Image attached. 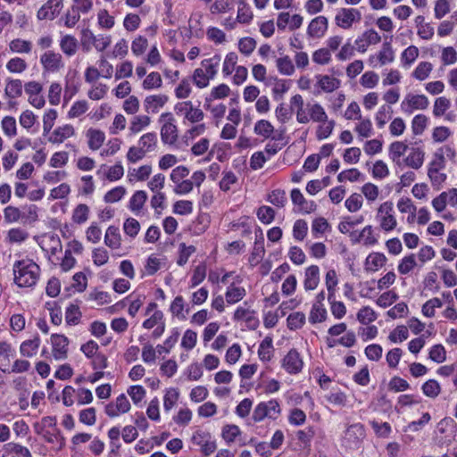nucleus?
<instances>
[{
  "label": "nucleus",
  "instance_id": "1",
  "mask_svg": "<svg viewBox=\"0 0 457 457\" xmlns=\"http://www.w3.org/2000/svg\"><path fill=\"white\" fill-rule=\"evenodd\" d=\"M39 272V266L32 260L17 261L13 265L14 282L20 287L34 286Z\"/></svg>",
  "mask_w": 457,
  "mask_h": 457
},
{
  "label": "nucleus",
  "instance_id": "2",
  "mask_svg": "<svg viewBox=\"0 0 457 457\" xmlns=\"http://www.w3.org/2000/svg\"><path fill=\"white\" fill-rule=\"evenodd\" d=\"M165 120L161 129V137L164 144H174L178 139V129L173 123L174 119L170 112L162 113L160 116L159 121Z\"/></svg>",
  "mask_w": 457,
  "mask_h": 457
},
{
  "label": "nucleus",
  "instance_id": "3",
  "mask_svg": "<svg viewBox=\"0 0 457 457\" xmlns=\"http://www.w3.org/2000/svg\"><path fill=\"white\" fill-rule=\"evenodd\" d=\"M192 443L199 445L204 456H209L217 449L216 442L212 440L208 431L197 430L192 436Z\"/></svg>",
  "mask_w": 457,
  "mask_h": 457
},
{
  "label": "nucleus",
  "instance_id": "4",
  "mask_svg": "<svg viewBox=\"0 0 457 457\" xmlns=\"http://www.w3.org/2000/svg\"><path fill=\"white\" fill-rule=\"evenodd\" d=\"M428 104L426 96L408 94L401 103V109L403 112L411 114L414 110L427 109Z\"/></svg>",
  "mask_w": 457,
  "mask_h": 457
},
{
  "label": "nucleus",
  "instance_id": "5",
  "mask_svg": "<svg viewBox=\"0 0 457 457\" xmlns=\"http://www.w3.org/2000/svg\"><path fill=\"white\" fill-rule=\"evenodd\" d=\"M365 436V430L361 424L356 423L349 426L344 436V442L349 448H358Z\"/></svg>",
  "mask_w": 457,
  "mask_h": 457
},
{
  "label": "nucleus",
  "instance_id": "6",
  "mask_svg": "<svg viewBox=\"0 0 457 457\" xmlns=\"http://www.w3.org/2000/svg\"><path fill=\"white\" fill-rule=\"evenodd\" d=\"M53 356L55 360H64L68 354L69 339L64 335L53 334L51 336Z\"/></svg>",
  "mask_w": 457,
  "mask_h": 457
},
{
  "label": "nucleus",
  "instance_id": "7",
  "mask_svg": "<svg viewBox=\"0 0 457 457\" xmlns=\"http://www.w3.org/2000/svg\"><path fill=\"white\" fill-rule=\"evenodd\" d=\"M40 62L46 71L55 72L63 67L62 57L60 54L46 51L40 57Z\"/></svg>",
  "mask_w": 457,
  "mask_h": 457
},
{
  "label": "nucleus",
  "instance_id": "8",
  "mask_svg": "<svg viewBox=\"0 0 457 457\" xmlns=\"http://www.w3.org/2000/svg\"><path fill=\"white\" fill-rule=\"evenodd\" d=\"M62 0H48L37 11V17L38 20H54L62 8Z\"/></svg>",
  "mask_w": 457,
  "mask_h": 457
},
{
  "label": "nucleus",
  "instance_id": "9",
  "mask_svg": "<svg viewBox=\"0 0 457 457\" xmlns=\"http://www.w3.org/2000/svg\"><path fill=\"white\" fill-rule=\"evenodd\" d=\"M356 18L357 21L361 20V12L357 9L342 8L336 15L335 21L337 26L343 29H349Z\"/></svg>",
  "mask_w": 457,
  "mask_h": 457
},
{
  "label": "nucleus",
  "instance_id": "10",
  "mask_svg": "<svg viewBox=\"0 0 457 457\" xmlns=\"http://www.w3.org/2000/svg\"><path fill=\"white\" fill-rule=\"evenodd\" d=\"M303 361L295 349H291L282 361L283 368L290 374H297L302 370Z\"/></svg>",
  "mask_w": 457,
  "mask_h": 457
},
{
  "label": "nucleus",
  "instance_id": "11",
  "mask_svg": "<svg viewBox=\"0 0 457 457\" xmlns=\"http://www.w3.org/2000/svg\"><path fill=\"white\" fill-rule=\"evenodd\" d=\"M328 29V19L325 16H318L312 20L308 26L307 34L311 37L320 38Z\"/></svg>",
  "mask_w": 457,
  "mask_h": 457
},
{
  "label": "nucleus",
  "instance_id": "12",
  "mask_svg": "<svg viewBox=\"0 0 457 457\" xmlns=\"http://www.w3.org/2000/svg\"><path fill=\"white\" fill-rule=\"evenodd\" d=\"M380 40V36L374 29H370L355 40L356 48L359 52L364 53L370 45L378 44Z\"/></svg>",
  "mask_w": 457,
  "mask_h": 457
},
{
  "label": "nucleus",
  "instance_id": "13",
  "mask_svg": "<svg viewBox=\"0 0 457 457\" xmlns=\"http://www.w3.org/2000/svg\"><path fill=\"white\" fill-rule=\"evenodd\" d=\"M36 434L41 436L46 443L57 445L58 449L65 445V438L58 428L37 431Z\"/></svg>",
  "mask_w": 457,
  "mask_h": 457
},
{
  "label": "nucleus",
  "instance_id": "14",
  "mask_svg": "<svg viewBox=\"0 0 457 457\" xmlns=\"http://www.w3.org/2000/svg\"><path fill=\"white\" fill-rule=\"evenodd\" d=\"M425 152L420 147H411L403 163L414 170H419L424 162Z\"/></svg>",
  "mask_w": 457,
  "mask_h": 457
},
{
  "label": "nucleus",
  "instance_id": "15",
  "mask_svg": "<svg viewBox=\"0 0 457 457\" xmlns=\"http://www.w3.org/2000/svg\"><path fill=\"white\" fill-rule=\"evenodd\" d=\"M408 149L409 146L405 143L402 141H395L389 145V158L395 165L401 167L403 164L401 157L404 155Z\"/></svg>",
  "mask_w": 457,
  "mask_h": 457
},
{
  "label": "nucleus",
  "instance_id": "16",
  "mask_svg": "<svg viewBox=\"0 0 457 457\" xmlns=\"http://www.w3.org/2000/svg\"><path fill=\"white\" fill-rule=\"evenodd\" d=\"M13 353L14 351L9 343L0 342V370L4 373H10L9 367Z\"/></svg>",
  "mask_w": 457,
  "mask_h": 457
},
{
  "label": "nucleus",
  "instance_id": "17",
  "mask_svg": "<svg viewBox=\"0 0 457 457\" xmlns=\"http://www.w3.org/2000/svg\"><path fill=\"white\" fill-rule=\"evenodd\" d=\"M320 282V269L317 265H312L305 270V278L303 281L304 289L313 290Z\"/></svg>",
  "mask_w": 457,
  "mask_h": 457
},
{
  "label": "nucleus",
  "instance_id": "18",
  "mask_svg": "<svg viewBox=\"0 0 457 457\" xmlns=\"http://www.w3.org/2000/svg\"><path fill=\"white\" fill-rule=\"evenodd\" d=\"M254 312L249 309L238 307L234 313L235 320H245L250 328H255L259 321L254 317Z\"/></svg>",
  "mask_w": 457,
  "mask_h": 457
},
{
  "label": "nucleus",
  "instance_id": "19",
  "mask_svg": "<svg viewBox=\"0 0 457 457\" xmlns=\"http://www.w3.org/2000/svg\"><path fill=\"white\" fill-rule=\"evenodd\" d=\"M168 102V96L165 95L149 96L145 99L144 106L146 112L152 111L157 112L158 109L162 107Z\"/></svg>",
  "mask_w": 457,
  "mask_h": 457
},
{
  "label": "nucleus",
  "instance_id": "20",
  "mask_svg": "<svg viewBox=\"0 0 457 457\" xmlns=\"http://www.w3.org/2000/svg\"><path fill=\"white\" fill-rule=\"evenodd\" d=\"M220 61L221 57L220 54H214L212 57L202 61L201 68L204 69L205 74L210 78V79H213L217 74Z\"/></svg>",
  "mask_w": 457,
  "mask_h": 457
},
{
  "label": "nucleus",
  "instance_id": "21",
  "mask_svg": "<svg viewBox=\"0 0 457 457\" xmlns=\"http://www.w3.org/2000/svg\"><path fill=\"white\" fill-rule=\"evenodd\" d=\"M73 135L74 128L71 125H65L55 129L52 136L49 137V141L54 144L62 143Z\"/></svg>",
  "mask_w": 457,
  "mask_h": 457
},
{
  "label": "nucleus",
  "instance_id": "22",
  "mask_svg": "<svg viewBox=\"0 0 457 457\" xmlns=\"http://www.w3.org/2000/svg\"><path fill=\"white\" fill-rule=\"evenodd\" d=\"M39 345L40 338L37 336L33 339L26 340L20 346L21 354L25 357H32L37 353Z\"/></svg>",
  "mask_w": 457,
  "mask_h": 457
},
{
  "label": "nucleus",
  "instance_id": "23",
  "mask_svg": "<svg viewBox=\"0 0 457 457\" xmlns=\"http://www.w3.org/2000/svg\"><path fill=\"white\" fill-rule=\"evenodd\" d=\"M62 51L68 56H72L78 49V40L71 35H65L60 41Z\"/></svg>",
  "mask_w": 457,
  "mask_h": 457
},
{
  "label": "nucleus",
  "instance_id": "24",
  "mask_svg": "<svg viewBox=\"0 0 457 457\" xmlns=\"http://www.w3.org/2000/svg\"><path fill=\"white\" fill-rule=\"evenodd\" d=\"M104 243L112 249H118L120 246V235L119 228L115 226H110L105 233Z\"/></svg>",
  "mask_w": 457,
  "mask_h": 457
},
{
  "label": "nucleus",
  "instance_id": "25",
  "mask_svg": "<svg viewBox=\"0 0 457 457\" xmlns=\"http://www.w3.org/2000/svg\"><path fill=\"white\" fill-rule=\"evenodd\" d=\"M386 262V257L380 253L370 254L366 259V270L376 271L379 267H383Z\"/></svg>",
  "mask_w": 457,
  "mask_h": 457
},
{
  "label": "nucleus",
  "instance_id": "26",
  "mask_svg": "<svg viewBox=\"0 0 457 457\" xmlns=\"http://www.w3.org/2000/svg\"><path fill=\"white\" fill-rule=\"evenodd\" d=\"M273 353L272 337H266L260 344L258 349L259 358L263 361H270Z\"/></svg>",
  "mask_w": 457,
  "mask_h": 457
},
{
  "label": "nucleus",
  "instance_id": "27",
  "mask_svg": "<svg viewBox=\"0 0 457 457\" xmlns=\"http://www.w3.org/2000/svg\"><path fill=\"white\" fill-rule=\"evenodd\" d=\"M246 292L244 287H235L234 284L230 285L226 292V301L228 303H236L242 300Z\"/></svg>",
  "mask_w": 457,
  "mask_h": 457
},
{
  "label": "nucleus",
  "instance_id": "28",
  "mask_svg": "<svg viewBox=\"0 0 457 457\" xmlns=\"http://www.w3.org/2000/svg\"><path fill=\"white\" fill-rule=\"evenodd\" d=\"M319 86L325 92H332L339 87L340 81L336 78H331L328 75L317 76Z\"/></svg>",
  "mask_w": 457,
  "mask_h": 457
},
{
  "label": "nucleus",
  "instance_id": "29",
  "mask_svg": "<svg viewBox=\"0 0 457 457\" xmlns=\"http://www.w3.org/2000/svg\"><path fill=\"white\" fill-rule=\"evenodd\" d=\"M4 93L9 98H17L22 94V83L21 79H9Z\"/></svg>",
  "mask_w": 457,
  "mask_h": 457
},
{
  "label": "nucleus",
  "instance_id": "30",
  "mask_svg": "<svg viewBox=\"0 0 457 457\" xmlns=\"http://www.w3.org/2000/svg\"><path fill=\"white\" fill-rule=\"evenodd\" d=\"M87 133L89 148L92 150L99 149L104 141V133L98 129H89Z\"/></svg>",
  "mask_w": 457,
  "mask_h": 457
},
{
  "label": "nucleus",
  "instance_id": "31",
  "mask_svg": "<svg viewBox=\"0 0 457 457\" xmlns=\"http://www.w3.org/2000/svg\"><path fill=\"white\" fill-rule=\"evenodd\" d=\"M147 199L146 192L138 190L134 193L129 201V208L133 212H139Z\"/></svg>",
  "mask_w": 457,
  "mask_h": 457
},
{
  "label": "nucleus",
  "instance_id": "32",
  "mask_svg": "<svg viewBox=\"0 0 457 457\" xmlns=\"http://www.w3.org/2000/svg\"><path fill=\"white\" fill-rule=\"evenodd\" d=\"M309 106V114L310 119H312L315 122H326L328 120V115L324 110V108L320 104H314Z\"/></svg>",
  "mask_w": 457,
  "mask_h": 457
},
{
  "label": "nucleus",
  "instance_id": "33",
  "mask_svg": "<svg viewBox=\"0 0 457 457\" xmlns=\"http://www.w3.org/2000/svg\"><path fill=\"white\" fill-rule=\"evenodd\" d=\"M151 119L146 115L135 116L130 122L129 130L132 134L140 132L150 124Z\"/></svg>",
  "mask_w": 457,
  "mask_h": 457
},
{
  "label": "nucleus",
  "instance_id": "34",
  "mask_svg": "<svg viewBox=\"0 0 457 457\" xmlns=\"http://www.w3.org/2000/svg\"><path fill=\"white\" fill-rule=\"evenodd\" d=\"M423 394L430 398H436L441 392L439 383L435 379H429L422 385Z\"/></svg>",
  "mask_w": 457,
  "mask_h": 457
},
{
  "label": "nucleus",
  "instance_id": "35",
  "mask_svg": "<svg viewBox=\"0 0 457 457\" xmlns=\"http://www.w3.org/2000/svg\"><path fill=\"white\" fill-rule=\"evenodd\" d=\"M287 327L290 330L301 328L305 323V315L303 312H296L289 314L287 319Z\"/></svg>",
  "mask_w": 457,
  "mask_h": 457
},
{
  "label": "nucleus",
  "instance_id": "36",
  "mask_svg": "<svg viewBox=\"0 0 457 457\" xmlns=\"http://www.w3.org/2000/svg\"><path fill=\"white\" fill-rule=\"evenodd\" d=\"M327 318V311L323 305L314 303L310 312L309 321L312 324L322 322Z\"/></svg>",
  "mask_w": 457,
  "mask_h": 457
},
{
  "label": "nucleus",
  "instance_id": "37",
  "mask_svg": "<svg viewBox=\"0 0 457 457\" xmlns=\"http://www.w3.org/2000/svg\"><path fill=\"white\" fill-rule=\"evenodd\" d=\"M89 208L85 204H79L73 211L72 220L75 223L82 224L88 219Z\"/></svg>",
  "mask_w": 457,
  "mask_h": 457
},
{
  "label": "nucleus",
  "instance_id": "38",
  "mask_svg": "<svg viewBox=\"0 0 457 457\" xmlns=\"http://www.w3.org/2000/svg\"><path fill=\"white\" fill-rule=\"evenodd\" d=\"M432 69V63L428 62H421L412 72V76L418 80H424L429 76Z\"/></svg>",
  "mask_w": 457,
  "mask_h": 457
},
{
  "label": "nucleus",
  "instance_id": "39",
  "mask_svg": "<svg viewBox=\"0 0 457 457\" xmlns=\"http://www.w3.org/2000/svg\"><path fill=\"white\" fill-rule=\"evenodd\" d=\"M265 253L264 249V239L261 237L260 240H255L253 252L249 258L250 262L257 264L263 257Z\"/></svg>",
  "mask_w": 457,
  "mask_h": 457
},
{
  "label": "nucleus",
  "instance_id": "40",
  "mask_svg": "<svg viewBox=\"0 0 457 457\" xmlns=\"http://www.w3.org/2000/svg\"><path fill=\"white\" fill-rule=\"evenodd\" d=\"M325 280L328 291V299L331 301L335 297V288L338 283L337 272L334 270H329L326 274Z\"/></svg>",
  "mask_w": 457,
  "mask_h": 457
},
{
  "label": "nucleus",
  "instance_id": "41",
  "mask_svg": "<svg viewBox=\"0 0 457 457\" xmlns=\"http://www.w3.org/2000/svg\"><path fill=\"white\" fill-rule=\"evenodd\" d=\"M274 131V127L266 120H261L254 125V132L266 138L270 137Z\"/></svg>",
  "mask_w": 457,
  "mask_h": 457
},
{
  "label": "nucleus",
  "instance_id": "42",
  "mask_svg": "<svg viewBox=\"0 0 457 457\" xmlns=\"http://www.w3.org/2000/svg\"><path fill=\"white\" fill-rule=\"evenodd\" d=\"M428 118L424 114H417L411 121V129L414 135H421L427 128Z\"/></svg>",
  "mask_w": 457,
  "mask_h": 457
},
{
  "label": "nucleus",
  "instance_id": "43",
  "mask_svg": "<svg viewBox=\"0 0 457 457\" xmlns=\"http://www.w3.org/2000/svg\"><path fill=\"white\" fill-rule=\"evenodd\" d=\"M156 144L157 136L154 132L146 133L139 139V145H141L139 148H144L145 153L154 150Z\"/></svg>",
  "mask_w": 457,
  "mask_h": 457
},
{
  "label": "nucleus",
  "instance_id": "44",
  "mask_svg": "<svg viewBox=\"0 0 457 457\" xmlns=\"http://www.w3.org/2000/svg\"><path fill=\"white\" fill-rule=\"evenodd\" d=\"M277 67L278 71L284 75L289 76L292 75L295 71L294 64L287 55L277 60Z\"/></svg>",
  "mask_w": 457,
  "mask_h": 457
},
{
  "label": "nucleus",
  "instance_id": "45",
  "mask_svg": "<svg viewBox=\"0 0 457 457\" xmlns=\"http://www.w3.org/2000/svg\"><path fill=\"white\" fill-rule=\"evenodd\" d=\"M371 428L378 436L386 438L389 436L392 429L388 422H378L377 420L370 421Z\"/></svg>",
  "mask_w": 457,
  "mask_h": 457
},
{
  "label": "nucleus",
  "instance_id": "46",
  "mask_svg": "<svg viewBox=\"0 0 457 457\" xmlns=\"http://www.w3.org/2000/svg\"><path fill=\"white\" fill-rule=\"evenodd\" d=\"M162 78L158 72L153 71L146 76L143 81V87L145 89L159 88L162 87Z\"/></svg>",
  "mask_w": 457,
  "mask_h": 457
},
{
  "label": "nucleus",
  "instance_id": "47",
  "mask_svg": "<svg viewBox=\"0 0 457 457\" xmlns=\"http://www.w3.org/2000/svg\"><path fill=\"white\" fill-rule=\"evenodd\" d=\"M451 106V102L445 96H440L436 99L433 108V114L436 117H440L445 114L446 110Z\"/></svg>",
  "mask_w": 457,
  "mask_h": 457
},
{
  "label": "nucleus",
  "instance_id": "48",
  "mask_svg": "<svg viewBox=\"0 0 457 457\" xmlns=\"http://www.w3.org/2000/svg\"><path fill=\"white\" fill-rule=\"evenodd\" d=\"M81 312L78 305L71 304L65 312V320L68 325H76L79 323Z\"/></svg>",
  "mask_w": 457,
  "mask_h": 457
},
{
  "label": "nucleus",
  "instance_id": "49",
  "mask_svg": "<svg viewBox=\"0 0 457 457\" xmlns=\"http://www.w3.org/2000/svg\"><path fill=\"white\" fill-rule=\"evenodd\" d=\"M230 88L226 84H220L212 88L209 96L206 97V102H212L215 99H222L228 96Z\"/></svg>",
  "mask_w": 457,
  "mask_h": 457
},
{
  "label": "nucleus",
  "instance_id": "50",
  "mask_svg": "<svg viewBox=\"0 0 457 457\" xmlns=\"http://www.w3.org/2000/svg\"><path fill=\"white\" fill-rule=\"evenodd\" d=\"M321 123L322 124L318 127L316 131V137L319 140H322L328 137L332 134L336 124L333 120H327L326 122Z\"/></svg>",
  "mask_w": 457,
  "mask_h": 457
},
{
  "label": "nucleus",
  "instance_id": "51",
  "mask_svg": "<svg viewBox=\"0 0 457 457\" xmlns=\"http://www.w3.org/2000/svg\"><path fill=\"white\" fill-rule=\"evenodd\" d=\"M393 109L389 105H382L376 114V121L378 128H383L391 118Z\"/></svg>",
  "mask_w": 457,
  "mask_h": 457
},
{
  "label": "nucleus",
  "instance_id": "52",
  "mask_svg": "<svg viewBox=\"0 0 457 457\" xmlns=\"http://www.w3.org/2000/svg\"><path fill=\"white\" fill-rule=\"evenodd\" d=\"M34 431H41L48 428H57V420L54 416H46L40 421L34 423Z\"/></svg>",
  "mask_w": 457,
  "mask_h": 457
},
{
  "label": "nucleus",
  "instance_id": "53",
  "mask_svg": "<svg viewBox=\"0 0 457 457\" xmlns=\"http://www.w3.org/2000/svg\"><path fill=\"white\" fill-rule=\"evenodd\" d=\"M257 217L258 219L264 224H270L273 221L275 218V211L270 206H261L257 210Z\"/></svg>",
  "mask_w": 457,
  "mask_h": 457
},
{
  "label": "nucleus",
  "instance_id": "54",
  "mask_svg": "<svg viewBox=\"0 0 457 457\" xmlns=\"http://www.w3.org/2000/svg\"><path fill=\"white\" fill-rule=\"evenodd\" d=\"M308 225L304 220H297L293 228V236L298 241H303L307 235Z\"/></svg>",
  "mask_w": 457,
  "mask_h": 457
},
{
  "label": "nucleus",
  "instance_id": "55",
  "mask_svg": "<svg viewBox=\"0 0 457 457\" xmlns=\"http://www.w3.org/2000/svg\"><path fill=\"white\" fill-rule=\"evenodd\" d=\"M256 47V41L250 37H243L238 42V49L245 55H250Z\"/></svg>",
  "mask_w": 457,
  "mask_h": 457
},
{
  "label": "nucleus",
  "instance_id": "56",
  "mask_svg": "<svg viewBox=\"0 0 457 457\" xmlns=\"http://www.w3.org/2000/svg\"><path fill=\"white\" fill-rule=\"evenodd\" d=\"M253 19V13L250 8L246 5L244 1L239 3L237 10V21L240 23H249Z\"/></svg>",
  "mask_w": 457,
  "mask_h": 457
},
{
  "label": "nucleus",
  "instance_id": "57",
  "mask_svg": "<svg viewBox=\"0 0 457 457\" xmlns=\"http://www.w3.org/2000/svg\"><path fill=\"white\" fill-rule=\"evenodd\" d=\"M8 453L18 457H32L29 450L19 444L9 443L7 444Z\"/></svg>",
  "mask_w": 457,
  "mask_h": 457
},
{
  "label": "nucleus",
  "instance_id": "58",
  "mask_svg": "<svg viewBox=\"0 0 457 457\" xmlns=\"http://www.w3.org/2000/svg\"><path fill=\"white\" fill-rule=\"evenodd\" d=\"M2 129L8 137H14L17 134L16 120L12 116H5L2 120Z\"/></svg>",
  "mask_w": 457,
  "mask_h": 457
},
{
  "label": "nucleus",
  "instance_id": "59",
  "mask_svg": "<svg viewBox=\"0 0 457 457\" xmlns=\"http://www.w3.org/2000/svg\"><path fill=\"white\" fill-rule=\"evenodd\" d=\"M376 319V312L369 306L361 308L357 313V320L362 324H368Z\"/></svg>",
  "mask_w": 457,
  "mask_h": 457
},
{
  "label": "nucleus",
  "instance_id": "60",
  "mask_svg": "<svg viewBox=\"0 0 457 457\" xmlns=\"http://www.w3.org/2000/svg\"><path fill=\"white\" fill-rule=\"evenodd\" d=\"M378 58L381 65L394 61V51L390 43L386 42L383 44L382 49L379 52Z\"/></svg>",
  "mask_w": 457,
  "mask_h": 457
},
{
  "label": "nucleus",
  "instance_id": "61",
  "mask_svg": "<svg viewBox=\"0 0 457 457\" xmlns=\"http://www.w3.org/2000/svg\"><path fill=\"white\" fill-rule=\"evenodd\" d=\"M416 266V261L414 254H410L403 258L398 265V271L403 274H408Z\"/></svg>",
  "mask_w": 457,
  "mask_h": 457
},
{
  "label": "nucleus",
  "instance_id": "62",
  "mask_svg": "<svg viewBox=\"0 0 457 457\" xmlns=\"http://www.w3.org/2000/svg\"><path fill=\"white\" fill-rule=\"evenodd\" d=\"M124 232L130 237H135L140 229L139 222L134 218H128L123 224Z\"/></svg>",
  "mask_w": 457,
  "mask_h": 457
},
{
  "label": "nucleus",
  "instance_id": "63",
  "mask_svg": "<svg viewBox=\"0 0 457 457\" xmlns=\"http://www.w3.org/2000/svg\"><path fill=\"white\" fill-rule=\"evenodd\" d=\"M345 204L349 212H357L361 208L362 197L360 194L354 193L346 199Z\"/></svg>",
  "mask_w": 457,
  "mask_h": 457
},
{
  "label": "nucleus",
  "instance_id": "64",
  "mask_svg": "<svg viewBox=\"0 0 457 457\" xmlns=\"http://www.w3.org/2000/svg\"><path fill=\"white\" fill-rule=\"evenodd\" d=\"M210 78L205 74L203 68H197L193 73V81L199 87L204 88L209 85Z\"/></svg>",
  "mask_w": 457,
  "mask_h": 457
}]
</instances>
